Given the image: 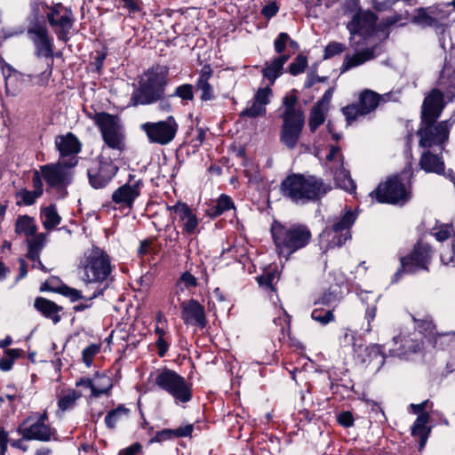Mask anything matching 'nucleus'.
Here are the masks:
<instances>
[{"mask_svg": "<svg viewBox=\"0 0 455 455\" xmlns=\"http://www.w3.org/2000/svg\"><path fill=\"white\" fill-rule=\"evenodd\" d=\"M270 234L275 251L279 259L288 261L291 256L307 247L312 241L309 227L299 222L273 220Z\"/></svg>", "mask_w": 455, "mask_h": 455, "instance_id": "obj_1", "label": "nucleus"}, {"mask_svg": "<svg viewBox=\"0 0 455 455\" xmlns=\"http://www.w3.org/2000/svg\"><path fill=\"white\" fill-rule=\"evenodd\" d=\"M331 186L315 175L292 173L288 175L280 185V192L296 204H307L322 199Z\"/></svg>", "mask_w": 455, "mask_h": 455, "instance_id": "obj_2", "label": "nucleus"}, {"mask_svg": "<svg viewBox=\"0 0 455 455\" xmlns=\"http://www.w3.org/2000/svg\"><path fill=\"white\" fill-rule=\"evenodd\" d=\"M114 266L111 258L103 249L92 246L79 260L77 273L85 284L95 283L96 288H108L112 281Z\"/></svg>", "mask_w": 455, "mask_h": 455, "instance_id": "obj_3", "label": "nucleus"}, {"mask_svg": "<svg viewBox=\"0 0 455 455\" xmlns=\"http://www.w3.org/2000/svg\"><path fill=\"white\" fill-rule=\"evenodd\" d=\"M278 110L282 120L280 141L287 148L293 149L299 140L306 119L296 90H291L283 97Z\"/></svg>", "mask_w": 455, "mask_h": 455, "instance_id": "obj_4", "label": "nucleus"}, {"mask_svg": "<svg viewBox=\"0 0 455 455\" xmlns=\"http://www.w3.org/2000/svg\"><path fill=\"white\" fill-rule=\"evenodd\" d=\"M168 68L156 66L140 76L138 87L130 98L129 106L150 105L164 99L167 85Z\"/></svg>", "mask_w": 455, "mask_h": 455, "instance_id": "obj_5", "label": "nucleus"}, {"mask_svg": "<svg viewBox=\"0 0 455 455\" xmlns=\"http://www.w3.org/2000/svg\"><path fill=\"white\" fill-rule=\"evenodd\" d=\"M357 219V214L351 209L341 216L329 220L328 225L320 234V243L325 250L340 247L351 239V228Z\"/></svg>", "mask_w": 455, "mask_h": 455, "instance_id": "obj_6", "label": "nucleus"}, {"mask_svg": "<svg viewBox=\"0 0 455 455\" xmlns=\"http://www.w3.org/2000/svg\"><path fill=\"white\" fill-rule=\"evenodd\" d=\"M370 196L379 204H404L411 197L410 182L404 173L391 176L380 182Z\"/></svg>", "mask_w": 455, "mask_h": 455, "instance_id": "obj_7", "label": "nucleus"}, {"mask_svg": "<svg viewBox=\"0 0 455 455\" xmlns=\"http://www.w3.org/2000/svg\"><path fill=\"white\" fill-rule=\"evenodd\" d=\"M154 383L158 388L169 394L177 404L187 403L193 397L192 385L173 370H156L154 372Z\"/></svg>", "mask_w": 455, "mask_h": 455, "instance_id": "obj_8", "label": "nucleus"}, {"mask_svg": "<svg viewBox=\"0 0 455 455\" xmlns=\"http://www.w3.org/2000/svg\"><path fill=\"white\" fill-rule=\"evenodd\" d=\"M92 119L99 128L104 143L114 150L125 149V135L117 116L106 112L96 113Z\"/></svg>", "mask_w": 455, "mask_h": 455, "instance_id": "obj_9", "label": "nucleus"}, {"mask_svg": "<svg viewBox=\"0 0 455 455\" xmlns=\"http://www.w3.org/2000/svg\"><path fill=\"white\" fill-rule=\"evenodd\" d=\"M454 123L455 117L439 123L420 121L419 129L417 132L419 137V146L425 148L437 146L441 150H443Z\"/></svg>", "mask_w": 455, "mask_h": 455, "instance_id": "obj_10", "label": "nucleus"}, {"mask_svg": "<svg viewBox=\"0 0 455 455\" xmlns=\"http://www.w3.org/2000/svg\"><path fill=\"white\" fill-rule=\"evenodd\" d=\"M431 257V247L427 243H417L409 255L400 258L401 266L395 273L392 282L397 283L404 273L428 270Z\"/></svg>", "mask_w": 455, "mask_h": 455, "instance_id": "obj_11", "label": "nucleus"}, {"mask_svg": "<svg viewBox=\"0 0 455 455\" xmlns=\"http://www.w3.org/2000/svg\"><path fill=\"white\" fill-rule=\"evenodd\" d=\"M140 128L149 143L165 146L175 139L179 124L174 116H169L164 120L143 123Z\"/></svg>", "mask_w": 455, "mask_h": 455, "instance_id": "obj_12", "label": "nucleus"}, {"mask_svg": "<svg viewBox=\"0 0 455 455\" xmlns=\"http://www.w3.org/2000/svg\"><path fill=\"white\" fill-rule=\"evenodd\" d=\"M48 413H35L28 417L18 428L22 438L27 441L36 440L49 442L55 434V430L47 423Z\"/></svg>", "mask_w": 455, "mask_h": 455, "instance_id": "obj_13", "label": "nucleus"}, {"mask_svg": "<svg viewBox=\"0 0 455 455\" xmlns=\"http://www.w3.org/2000/svg\"><path fill=\"white\" fill-rule=\"evenodd\" d=\"M46 18L60 41L67 42L68 35L75 23V17L70 8L58 3L47 6Z\"/></svg>", "mask_w": 455, "mask_h": 455, "instance_id": "obj_14", "label": "nucleus"}, {"mask_svg": "<svg viewBox=\"0 0 455 455\" xmlns=\"http://www.w3.org/2000/svg\"><path fill=\"white\" fill-rule=\"evenodd\" d=\"M377 92L370 90H363L356 102L347 105L341 108L347 124H352L355 121L373 113L379 107Z\"/></svg>", "mask_w": 455, "mask_h": 455, "instance_id": "obj_15", "label": "nucleus"}, {"mask_svg": "<svg viewBox=\"0 0 455 455\" xmlns=\"http://www.w3.org/2000/svg\"><path fill=\"white\" fill-rule=\"evenodd\" d=\"M74 168L61 160L40 166L47 188L57 190L64 189L71 184Z\"/></svg>", "mask_w": 455, "mask_h": 455, "instance_id": "obj_16", "label": "nucleus"}, {"mask_svg": "<svg viewBox=\"0 0 455 455\" xmlns=\"http://www.w3.org/2000/svg\"><path fill=\"white\" fill-rule=\"evenodd\" d=\"M326 160L331 163V172L336 185L349 193L355 192L356 185L352 180L349 171L344 167V156L339 146H330Z\"/></svg>", "mask_w": 455, "mask_h": 455, "instance_id": "obj_17", "label": "nucleus"}, {"mask_svg": "<svg viewBox=\"0 0 455 455\" xmlns=\"http://www.w3.org/2000/svg\"><path fill=\"white\" fill-rule=\"evenodd\" d=\"M117 171L118 167L114 162L101 155L92 162L87 170L89 183L94 188H105Z\"/></svg>", "mask_w": 455, "mask_h": 455, "instance_id": "obj_18", "label": "nucleus"}, {"mask_svg": "<svg viewBox=\"0 0 455 455\" xmlns=\"http://www.w3.org/2000/svg\"><path fill=\"white\" fill-rule=\"evenodd\" d=\"M54 145L59 152V160L67 163L68 166L76 167L78 164L80 159L78 154L82 151L83 145L73 132L57 135Z\"/></svg>", "mask_w": 455, "mask_h": 455, "instance_id": "obj_19", "label": "nucleus"}, {"mask_svg": "<svg viewBox=\"0 0 455 455\" xmlns=\"http://www.w3.org/2000/svg\"><path fill=\"white\" fill-rule=\"evenodd\" d=\"M144 186L141 179L133 180L130 178L127 183L116 189L111 196L115 204V209L120 211H131L135 200L140 196Z\"/></svg>", "mask_w": 455, "mask_h": 455, "instance_id": "obj_20", "label": "nucleus"}, {"mask_svg": "<svg viewBox=\"0 0 455 455\" xmlns=\"http://www.w3.org/2000/svg\"><path fill=\"white\" fill-rule=\"evenodd\" d=\"M273 91L270 86L259 87L247 102L246 108L240 113L241 118L263 117L267 114V106L270 103Z\"/></svg>", "mask_w": 455, "mask_h": 455, "instance_id": "obj_21", "label": "nucleus"}, {"mask_svg": "<svg viewBox=\"0 0 455 455\" xmlns=\"http://www.w3.org/2000/svg\"><path fill=\"white\" fill-rule=\"evenodd\" d=\"M169 210L174 212L181 227L182 234L188 236H196L200 233L199 220L194 210L186 203L178 202Z\"/></svg>", "mask_w": 455, "mask_h": 455, "instance_id": "obj_22", "label": "nucleus"}, {"mask_svg": "<svg viewBox=\"0 0 455 455\" xmlns=\"http://www.w3.org/2000/svg\"><path fill=\"white\" fill-rule=\"evenodd\" d=\"M28 35L33 42L37 57L52 59L53 56V39L44 24H35L28 28Z\"/></svg>", "mask_w": 455, "mask_h": 455, "instance_id": "obj_23", "label": "nucleus"}, {"mask_svg": "<svg viewBox=\"0 0 455 455\" xmlns=\"http://www.w3.org/2000/svg\"><path fill=\"white\" fill-rule=\"evenodd\" d=\"M444 107V92L440 89H433L424 99L420 121L436 122Z\"/></svg>", "mask_w": 455, "mask_h": 455, "instance_id": "obj_24", "label": "nucleus"}, {"mask_svg": "<svg viewBox=\"0 0 455 455\" xmlns=\"http://www.w3.org/2000/svg\"><path fill=\"white\" fill-rule=\"evenodd\" d=\"M181 318L185 324L204 329L207 326L205 309L197 300L191 299L180 305Z\"/></svg>", "mask_w": 455, "mask_h": 455, "instance_id": "obj_25", "label": "nucleus"}, {"mask_svg": "<svg viewBox=\"0 0 455 455\" xmlns=\"http://www.w3.org/2000/svg\"><path fill=\"white\" fill-rule=\"evenodd\" d=\"M377 16L371 11L358 12L347 23V28L351 35L368 36L373 34L376 27Z\"/></svg>", "mask_w": 455, "mask_h": 455, "instance_id": "obj_26", "label": "nucleus"}, {"mask_svg": "<svg viewBox=\"0 0 455 455\" xmlns=\"http://www.w3.org/2000/svg\"><path fill=\"white\" fill-rule=\"evenodd\" d=\"M443 11L440 7L434 8H419L413 17V22L423 27H433L435 28H442L444 23L448 20V14L445 16H439Z\"/></svg>", "mask_w": 455, "mask_h": 455, "instance_id": "obj_27", "label": "nucleus"}, {"mask_svg": "<svg viewBox=\"0 0 455 455\" xmlns=\"http://www.w3.org/2000/svg\"><path fill=\"white\" fill-rule=\"evenodd\" d=\"M438 85L447 97H455V58H445Z\"/></svg>", "mask_w": 455, "mask_h": 455, "instance_id": "obj_28", "label": "nucleus"}, {"mask_svg": "<svg viewBox=\"0 0 455 455\" xmlns=\"http://www.w3.org/2000/svg\"><path fill=\"white\" fill-rule=\"evenodd\" d=\"M289 59V55L283 54L265 62L260 72L262 76L268 81V84L267 86H270V88H272L276 79L282 76L283 66Z\"/></svg>", "mask_w": 455, "mask_h": 455, "instance_id": "obj_29", "label": "nucleus"}, {"mask_svg": "<svg viewBox=\"0 0 455 455\" xmlns=\"http://www.w3.org/2000/svg\"><path fill=\"white\" fill-rule=\"evenodd\" d=\"M442 152L441 149L439 154H433L429 149L424 151L419 159L420 168L427 173L445 174V164Z\"/></svg>", "mask_w": 455, "mask_h": 455, "instance_id": "obj_30", "label": "nucleus"}, {"mask_svg": "<svg viewBox=\"0 0 455 455\" xmlns=\"http://www.w3.org/2000/svg\"><path fill=\"white\" fill-rule=\"evenodd\" d=\"M34 307L44 317L52 320L54 324H57L61 320L60 313L63 311V307L59 306L52 300L44 297H37L34 301Z\"/></svg>", "mask_w": 455, "mask_h": 455, "instance_id": "obj_31", "label": "nucleus"}, {"mask_svg": "<svg viewBox=\"0 0 455 455\" xmlns=\"http://www.w3.org/2000/svg\"><path fill=\"white\" fill-rule=\"evenodd\" d=\"M212 69L210 65H204L199 73V76L196 82V88L201 92L200 99L202 101H209L215 99L213 86L210 84L212 76Z\"/></svg>", "mask_w": 455, "mask_h": 455, "instance_id": "obj_32", "label": "nucleus"}, {"mask_svg": "<svg viewBox=\"0 0 455 455\" xmlns=\"http://www.w3.org/2000/svg\"><path fill=\"white\" fill-rule=\"evenodd\" d=\"M281 273L276 265H269L263 273L257 277L259 287L267 293H276V283L280 279Z\"/></svg>", "mask_w": 455, "mask_h": 455, "instance_id": "obj_33", "label": "nucleus"}, {"mask_svg": "<svg viewBox=\"0 0 455 455\" xmlns=\"http://www.w3.org/2000/svg\"><path fill=\"white\" fill-rule=\"evenodd\" d=\"M393 340L395 344H401L396 353L398 356H407L411 354H416L420 352L423 348V342L421 340L415 339L410 336L398 335L394 337Z\"/></svg>", "mask_w": 455, "mask_h": 455, "instance_id": "obj_34", "label": "nucleus"}, {"mask_svg": "<svg viewBox=\"0 0 455 455\" xmlns=\"http://www.w3.org/2000/svg\"><path fill=\"white\" fill-rule=\"evenodd\" d=\"M193 430L194 426L192 424L181 426L176 429L164 428L157 431L151 442L162 443L174 438L191 436Z\"/></svg>", "mask_w": 455, "mask_h": 455, "instance_id": "obj_35", "label": "nucleus"}, {"mask_svg": "<svg viewBox=\"0 0 455 455\" xmlns=\"http://www.w3.org/2000/svg\"><path fill=\"white\" fill-rule=\"evenodd\" d=\"M374 58L375 53L373 48H365L351 56L347 55L341 66V72L348 71L349 69L360 66Z\"/></svg>", "mask_w": 455, "mask_h": 455, "instance_id": "obj_36", "label": "nucleus"}, {"mask_svg": "<svg viewBox=\"0 0 455 455\" xmlns=\"http://www.w3.org/2000/svg\"><path fill=\"white\" fill-rule=\"evenodd\" d=\"M37 229L35 218L27 214L17 217L14 224V232L17 235H24L27 238H30L37 233Z\"/></svg>", "mask_w": 455, "mask_h": 455, "instance_id": "obj_37", "label": "nucleus"}, {"mask_svg": "<svg viewBox=\"0 0 455 455\" xmlns=\"http://www.w3.org/2000/svg\"><path fill=\"white\" fill-rule=\"evenodd\" d=\"M231 209H235L233 199L226 194H221L216 202L208 207L206 214L210 218L215 219Z\"/></svg>", "mask_w": 455, "mask_h": 455, "instance_id": "obj_38", "label": "nucleus"}, {"mask_svg": "<svg viewBox=\"0 0 455 455\" xmlns=\"http://www.w3.org/2000/svg\"><path fill=\"white\" fill-rule=\"evenodd\" d=\"M40 217L44 229L47 231L54 229L61 222V217L57 212L55 204H52L48 206L42 207L40 211Z\"/></svg>", "mask_w": 455, "mask_h": 455, "instance_id": "obj_39", "label": "nucleus"}, {"mask_svg": "<svg viewBox=\"0 0 455 455\" xmlns=\"http://www.w3.org/2000/svg\"><path fill=\"white\" fill-rule=\"evenodd\" d=\"M429 421L428 413L419 414L411 427V435L419 439V447L423 448L427 441L429 429L427 428V424Z\"/></svg>", "mask_w": 455, "mask_h": 455, "instance_id": "obj_40", "label": "nucleus"}, {"mask_svg": "<svg viewBox=\"0 0 455 455\" xmlns=\"http://www.w3.org/2000/svg\"><path fill=\"white\" fill-rule=\"evenodd\" d=\"M41 291H51L59 293V294L69 299V300L71 302H76V301L80 300L81 299H84V296L80 290L70 287L65 283H61L57 286H50V285H48L47 283H45L41 287Z\"/></svg>", "mask_w": 455, "mask_h": 455, "instance_id": "obj_41", "label": "nucleus"}, {"mask_svg": "<svg viewBox=\"0 0 455 455\" xmlns=\"http://www.w3.org/2000/svg\"><path fill=\"white\" fill-rule=\"evenodd\" d=\"M0 68L4 77L5 92L7 94L14 95V90L12 91V82L19 80L21 73L16 70L12 66L5 62L3 57L0 56Z\"/></svg>", "mask_w": 455, "mask_h": 455, "instance_id": "obj_42", "label": "nucleus"}, {"mask_svg": "<svg viewBox=\"0 0 455 455\" xmlns=\"http://www.w3.org/2000/svg\"><path fill=\"white\" fill-rule=\"evenodd\" d=\"M130 410L124 405L120 404L116 409L109 411L105 417V424L108 428L114 429L117 422L122 419L128 417Z\"/></svg>", "mask_w": 455, "mask_h": 455, "instance_id": "obj_43", "label": "nucleus"}, {"mask_svg": "<svg viewBox=\"0 0 455 455\" xmlns=\"http://www.w3.org/2000/svg\"><path fill=\"white\" fill-rule=\"evenodd\" d=\"M325 121V111L323 108L322 103L319 101L315 106H314L310 111L309 119H308V126L309 130L312 133L315 132L316 130L324 123Z\"/></svg>", "mask_w": 455, "mask_h": 455, "instance_id": "obj_44", "label": "nucleus"}, {"mask_svg": "<svg viewBox=\"0 0 455 455\" xmlns=\"http://www.w3.org/2000/svg\"><path fill=\"white\" fill-rule=\"evenodd\" d=\"M14 196L16 199V205L19 207L21 206H31L36 203V201L41 197L36 192L33 190H28L26 188H21L18 189L14 193Z\"/></svg>", "mask_w": 455, "mask_h": 455, "instance_id": "obj_45", "label": "nucleus"}, {"mask_svg": "<svg viewBox=\"0 0 455 455\" xmlns=\"http://www.w3.org/2000/svg\"><path fill=\"white\" fill-rule=\"evenodd\" d=\"M82 396L80 392L69 389L60 396L58 400V408L61 411H66L75 407L76 401Z\"/></svg>", "mask_w": 455, "mask_h": 455, "instance_id": "obj_46", "label": "nucleus"}, {"mask_svg": "<svg viewBox=\"0 0 455 455\" xmlns=\"http://www.w3.org/2000/svg\"><path fill=\"white\" fill-rule=\"evenodd\" d=\"M311 317L321 325H326L335 320L333 308L324 307L323 306H316L311 313Z\"/></svg>", "mask_w": 455, "mask_h": 455, "instance_id": "obj_47", "label": "nucleus"}, {"mask_svg": "<svg viewBox=\"0 0 455 455\" xmlns=\"http://www.w3.org/2000/svg\"><path fill=\"white\" fill-rule=\"evenodd\" d=\"M23 354L20 348H8L4 350V356L0 358V370L8 371L12 370L14 361L20 358Z\"/></svg>", "mask_w": 455, "mask_h": 455, "instance_id": "obj_48", "label": "nucleus"}, {"mask_svg": "<svg viewBox=\"0 0 455 455\" xmlns=\"http://www.w3.org/2000/svg\"><path fill=\"white\" fill-rule=\"evenodd\" d=\"M117 8L127 12L129 17H134L136 14L143 12L144 4L142 0H117Z\"/></svg>", "mask_w": 455, "mask_h": 455, "instance_id": "obj_49", "label": "nucleus"}, {"mask_svg": "<svg viewBox=\"0 0 455 455\" xmlns=\"http://www.w3.org/2000/svg\"><path fill=\"white\" fill-rule=\"evenodd\" d=\"M339 300L337 289L331 287L325 291L317 301L315 302V306H323L329 308H333V305Z\"/></svg>", "mask_w": 455, "mask_h": 455, "instance_id": "obj_50", "label": "nucleus"}, {"mask_svg": "<svg viewBox=\"0 0 455 455\" xmlns=\"http://www.w3.org/2000/svg\"><path fill=\"white\" fill-rule=\"evenodd\" d=\"M172 96L181 99L183 104H188L194 100V86L190 84H183L175 88Z\"/></svg>", "mask_w": 455, "mask_h": 455, "instance_id": "obj_51", "label": "nucleus"}, {"mask_svg": "<svg viewBox=\"0 0 455 455\" xmlns=\"http://www.w3.org/2000/svg\"><path fill=\"white\" fill-rule=\"evenodd\" d=\"M100 344H91L82 351V359L87 367H91L93 363L94 357L100 352Z\"/></svg>", "mask_w": 455, "mask_h": 455, "instance_id": "obj_52", "label": "nucleus"}, {"mask_svg": "<svg viewBox=\"0 0 455 455\" xmlns=\"http://www.w3.org/2000/svg\"><path fill=\"white\" fill-rule=\"evenodd\" d=\"M104 293V288H96L92 294L87 298L81 299L80 303L73 307L75 312H82L85 309L92 307V300Z\"/></svg>", "mask_w": 455, "mask_h": 455, "instance_id": "obj_53", "label": "nucleus"}, {"mask_svg": "<svg viewBox=\"0 0 455 455\" xmlns=\"http://www.w3.org/2000/svg\"><path fill=\"white\" fill-rule=\"evenodd\" d=\"M412 319L414 323H416L417 328L420 333H422L426 337L434 335L435 326L433 323V320L430 317H426L424 319H417L416 317L412 316Z\"/></svg>", "mask_w": 455, "mask_h": 455, "instance_id": "obj_54", "label": "nucleus"}, {"mask_svg": "<svg viewBox=\"0 0 455 455\" xmlns=\"http://www.w3.org/2000/svg\"><path fill=\"white\" fill-rule=\"evenodd\" d=\"M307 67V58L303 54H299L289 66V72L292 76H298L303 73Z\"/></svg>", "mask_w": 455, "mask_h": 455, "instance_id": "obj_55", "label": "nucleus"}, {"mask_svg": "<svg viewBox=\"0 0 455 455\" xmlns=\"http://www.w3.org/2000/svg\"><path fill=\"white\" fill-rule=\"evenodd\" d=\"M274 323L280 327L278 340L283 342L286 336L290 334L291 323L289 316L276 317L274 319Z\"/></svg>", "mask_w": 455, "mask_h": 455, "instance_id": "obj_56", "label": "nucleus"}, {"mask_svg": "<svg viewBox=\"0 0 455 455\" xmlns=\"http://www.w3.org/2000/svg\"><path fill=\"white\" fill-rule=\"evenodd\" d=\"M346 50V45L339 42H331L324 48L323 59H331Z\"/></svg>", "mask_w": 455, "mask_h": 455, "instance_id": "obj_57", "label": "nucleus"}, {"mask_svg": "<svg viewBox=\"0 0 455 455\" xmlns=\"http://www.w3.org/2000/svg\"><path fill=\"white\" fill-rule=\"evenodd\" d=\"M6 390L7 392L4 394V395H2L4 401L7 399L10 403H12L15 401H21L23 397L21 389L18 388L14 383L6 385Z\"/></svg>", "mask_w": 455, "mask_h": 455, "instance_id": "obj_58", "label": "nucleus"}, {"mask_svg": "<svg viewBox=\"0 0 455 455\" xmlns=\"http://www.w3.org/2000/svg\"><path fill=\"white\" fill-rule=\"evenodd\" d=\"M45 235L43 233L36 234L30 238H27L28 251H40L44 246Z\"/></svg>", "mask_w": 455, "mask_h": 455, "instance_id": "obj_59", "label": "nucleus"}, {"mask_svg": "<svg viewBox=\"0 0 455 455\" xmlns=\"http://www.w3.org/2000/svg\"><path fill=\"white\" fill-rule=\"evenodd\" d=\"M157 348V355L160 357H164L169 350L171 345V336L157 337L156 343Z\"/></svg>", "mask_w": 455, "mask_h": 455, "instance_id": "obj_60", "label": "nucleus"}, {"mask_svg": "<svg viewBox=\"0 0 455 455\" xmlns=\"http://www.w3.org/2000/svg\"><path fill=\"white\" fill-rule=\"evenodd\" d=\"M43 180H44V177H43L41 169L39 168V170H35L33 172V176H32V187H33V191L36 192V194L39 195L40 196H42L44 194Z\"/></svg>", "mask_w": 455, "mask_h": 455, "instance_id": "obj_61", "label": "nucleus"}, {"mask_svg": "<svg viewBox=\"0 0 455 455\" xmlns=\"http://www.w3.org/2000/svg\"><path fill=\"white\" fill-rule=\"evenodd\" d=\"M290 40V36L285 32H281L278 34L277 37L274 41V48L276 53L283 55L284 52L288 41Z\"/></svg>", "mask_w": 455, "mask_h": 455, "instance_id": "obj_62", "label": "nucleus"}, {"mask_svg": "<svg viewBox=\"0 0 455 455\" xmlns=\"http://www.w3.org/2000/svg\"><path fill=\"white\" fill-rule=\"evenodd\" d=\"M329 379L331 381V389L335 393L338 391L339 387H342L346 390H352L354 387V384L351 380H348L347 382H342V379H337L333 377V373L331 371H329Z\"/></svg>", "mask_w": 455, "mask_h": 455, "instance_id": "obj_63", "label": "nucleus"}, {"mask_svg": "<svg viewBox=\"0 0 455 455\" xmlns=\"http://www.w3.org/2000/svg\"><path fill=\"white\" fill-rule=\"evenodd\" d=\"M279 12V5L275 1H272L263 6L261 9V14L266 18L267 20L275 17L277 12Z\"/></svg>", "mask_w": 455, "mask_h": 455, "instance_id": "obj_64", "label": "nucleus"}]
</instances>
